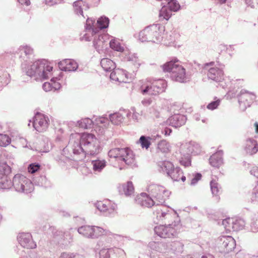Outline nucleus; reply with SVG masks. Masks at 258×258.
Here are the masks:
<instances>
[{
    "label": "nucleus",
    "instance_id": "41",
    "mask_svg": "<svg viewBox=\"0 0 258 258\" xmlns=\"http://www.w3.org/2000/svg\"><path fill=\"white\" fill-rule=\"evenodd\" d=\"M33 181L35 185L45 188L50 186V182L47 180L46 176L44 175L35 177L33 178Z\"/></svg>",
    "mask_w": 258,
    "mask_h": 258
},
{
    "label": "nucleus",
    "instance_id": "2",
    "mask_svg": "<svg viewBox=\"0 0 258 258\" xmlns=\"http://www.w3.org/2000/svg\"><path fill=\"white\" fill-rule=\"evenodd\" d=\"M70 146L74 155H79L81 159L86 156H94L100 152L99 142L92 134L76 133L70 136Z\"/></svg>",
    "mask_w": 258,
    "mask_h": 258
},
{
    "label": "nucleus",
    "instance_id": "58",
    "mask_svg": "<svg viewBox=\"0 0 258 258\" xmlns=\"http://www.w3.org/2000/svg\"><path fill=\"white\" fill-rule=\"evenodd\" d=\"M40 166L38 163H32L28 167V171L30 173H34L40 169Z\"/></svg>",
    "mask_w": 258,
    "mask_h": 258
},
{
    "label": "nucleus",
    "instance_id": "29",
    "mask_svg": "<svg viewBox=\"0 0 258 258\" xmlns=\"http://www.w3.org/2000/svg\"><path fill=\"white\" fill-rule=\"evenodd\" d=\"M19 57L27 61L25 58H30L33 55V49L29 45H21L15 51Z\"/></svg>",
    "mask_w": 258,
    "mask_h": 258
},
{
    "label": "nucleus",
    "instance_id": "56",
    "mask_svg": "<svg viewBox=\"0 0 258 258\" xmlns=\"http://www.w3.org/2000/svg\"><path fill=\"white\" fill-rule=\"evenodd\" d=\"M55 143L58 146L63 147L67 144L68 141L63 136H58L55 139Z\"/></svg>",
    "mask_w": 258,
    "mask_h": 258
},
{
    "label": "nucleus",
    "instance_id": "17",
    "mask_svg": "<svg viewBox=\"0 0 258 258\" xmlns=\"http://www.w3.org/2000/svg\"><path fill=\"white\" fill-rule=\"evenodd\" d=\"M32 122V126L38 132H43L47 129L49 119L48 117L42 113L37 112L32 119V121L29 120L28 126H30Z\"/></svg>",
    "mask_w": 258,
    "mask_h": 258
},
{
    "label": "nucleus",
    "instance_id": "51",
    "mask_svg": "<svg viewBox=\"0 0 258 258\" xmlns=\"http://www.w3.org/2000/svg\"><path fill=\"white\" fill-rule=\"evenodd\" d=\"M10 82V76L8 73L3 74L0 76V90L7 86Z\"/></svg>",
    "mask_w": 258,
    "mask_h": 258
},
{
    "label": "nucleus",
    "instance_id": "54",
    "mask_svg": "<svg viewBox=\"0 0 258 258\" xmlns=\"http://www.w3.org/2000/svg\"><path fill=\"white\" fill-rule=\"evenodd\" d=\"M11 142V139L8 135L0 134V146L6 147Z\"/></svg>",
    "mask_w": 258,
    "mask_h": 258
},
{
    "label": "nucleus",
    "instance_id": "31",
    "mask_svg": "<svg viewBox=\"0 0 258 258\" xmlns=\"http://www.w3.org/2000/svg\"><path fill=\"white\" fill-rule=\"evenodd\" d=\"M223 152L219 150L213 154L209 159L210 165L215 167L219 168L223 163Z\"/></svg>",
    "mask_w": 258,
    "mask_h": 258
},
{
    "label": "nucleus",
    "instance_id": "5",
    "mask_svg": "<svg viewBox=\"0 0 258 258\" xmlns=\"http://www.w3.org/2000/svg\"><path fill=\"white\" fill-rule=\"evenodd\" d=\"M161 67L164 72L170 73V77L173 81L185 83L189 80L190 78L186 74L185 69L177 58H175L166 62Z\"/></svg>",
    "mask_w": 258,
    "mask_h": 258
},
{
    "label": "nucleus",
    "instance_id": "43",
    "mask_svg": "<svg viewBox=\"0 0 258 258\" xmlns=\"http://www.w3.org/2000/svg\"><path fill=\"white\" fill-rule=\"evenodd\" d=\"M188 184L191 186L195 185L201 179L202 174L200 173H188L186 176Z\"/></svg>",
    "mask_w": 258,
    "mask_h": 258
},
{
    "label": "nucleus",
    "instance_id": "52",
    "mask_svg": "<svg viewBox=\"0 0 258 258\" xmlns=\"http://www.w3.org/2000/svg\"><path fill=\"white\" fill-rule=\"evenodd\" d=\"M131 112V115L128 120H133L135 122H139L141 119V115L137 112L135 107H132L131 110H128Z\"/></svg>",
    "mask_w": 258,
    "mask_h": 258
},
{
    "label": "nucleus",
    "instance_id": "12",
    "mask_svg": "<svg viewBox=\"0 0 258 258\" xmlns=\"http://www.w3.org/2000/svg\"><path fill=\"white\" fill-rule=\"evenodd\" d=\"M12 186L18 192L27 194L34 189L32 181L21 174H16L12 181Z\"/></svg>",
    "mask_w": 258,
    "mask_h": 258
},
{
    "label": "nucleus",
    "instance_id": "28",
    "mask_svg": "<svg viewBox=\"0 0 258 258\" xmlns=\"http://www.w3.org/2000/svg\"><path fill=\"white\" fill-rule=\"evenodd\" d=\"M245 152L250 155L256 154L258 151V144L253 138H248L246 139L244 147Z\"/></svg>",
    "mask_w": 258,
    "mask_h": 258
},
{
    "label": "nucleus",
    "instance_id": "4",
    "mask_svg": "<svg viewBox=\"0 0 258 258\" xmlns=\"http://www.w3.org/2000/svg\"><path fill=\"white\" fill-rule=\"evenodd\" d=\"M22 65L26 74L37 81L48 79L52 75L53 67L45 59H38L27 67Z\"/></svg>",
    "mask_w": 258,
    "mask_h": 258
},
{
    "label": "nucleus",
    "instance_id": "20",
    "mask_svg": "<svg viewBox=\"0 0 258 258\" xmlns=\"http://www.w3.org/2000/svg\"><path fill=\"white\" fill-rule=\"evenodd\" d=\"M11 168L6 162L0 164V188L10 189L12 187V181L10 178L6 175L9 173Z\"/></svg>",
    "mask_w": 258,
    "mask_h": 258
},
{
    "label": "nucleus",
    "instance_id": "62",
    "mask_svg": "<svg viewBox=\"0 0 258 258\" xmlns=\"http://www.w3.org/2000/svg\"><path fill=\"white\" fill-rule=\"evenodd\" d=\"M75 256L74 253L64 252L60 254L59 258H75Z\"/></svg>",
    "mask_w": 258,
    "mask_h": 258
},
{
    "label": "nucleus",
    "instance_id": "35",
    "mask_svg": "<svg viewBox=\"0 0 258 258\" xmlns=\"http://www.w3.org/2000/svg\"><path fill=\"white\" fill-rule=\"evenodd\" d=\"M118 191L121 195L126 197L132 196L134 192V187L131 181H128L118 186Z\"/></svg>",
    "mask_w": 258,
    "mask_h": 258
},
{
    "label": "nucleus",
    "instance_id": "7",
    "mask_svg": "<svg viewBox=\"0 0 258 258\" xmlns=\"http://www.w3.org/2000/svg\"><path fill=\"white\" fill-rule=\"evenodd\" d=\"M166 87L165 80L147 78L140 81L139 91L143 95H156L164 92Z\"/></svg>",
    "mask_w": 258,
    "mask_h": 258
},
{
    "label": "nucleus",
    "instance_id": "27",
    "mask_svg": "<svg viewBox=\"0 0 258 258\" xmlns=\"http://www.w3.org/2000/svg\"><path fill=\"white\" fill-rule=\"evenodd\" d=\"M59 69L65 72L75 71L78 68L77 62L71 59H64L58 63Z\"/></svg>",
    "mask_w": 258,
    "mask_h": 258
},
{
    "label": "nucleus",
    "instance_id": "16",
    "mask_svg": "<svg viewBox=\"0 0 258 258\" xmlns=\"http://www.w3.org/2000/svg\"><path fill=\"white\" fill-rule=\"evenodd\" d=\"M204 69L208 71L207 76L209 79L216 82H221L224 79V73L221 66L217 67L213 61L206 63L204 64Z\"/></svg>",
    "mask_w": 258,
    "mask_h": 258
},
{
    "label": "nucleus",
    "instance_id": "42",
    "mask_svg": "<svg viewBox=\"0 0 258 258\" xmlns=\"http://www.w3.org/2000/svg\"><path fill=\"white\" fill-rule=\"evenodd\" d=\"M162 7L159 12V17L161 21H168L172 14L171 10L168 9L166 5H162Z\"/></svg>",
    "mask_w": 258,
    "mask_h": 258
},
{
    "label": "nucleus",
    "instance_id": "21",
    "mask_svg": "<svg viewBox=\"0 0 258 258\" xmlns=\"http://www.w3.org/2000/svg\"><path fill=\"white\" fill-rule=\"evenodd\" d=\"M96 208L106 216L113 214L116 210L117 205L112 201L106 200L98 201L95 204Z\"/></svg>",
    "mask_w": 258,
    "mask_h": 258
},
{
    "label": "nucleus",
    "instance_id": "55",
    "mask_svg": "<svg viewBox=\"0 0 258 258\" xmlns=\"http://www.w3.org/2000/svg\"><path fill=\"white\" fill-rule=\"evenodd\" d=\"M94 121L93 125L95 124L99 125L102 124L103 126H106V124L108 123V119L104 117H98L96 118Z\"/></svg>",
    "mask_w": 258,
    "mask_h": 258
},
{
    "label": "nucleus",
    "instance_id": "53",
    "mask_svg": "<svg viewBox=\"0 0 258 258\" xmlns=\"http://www.w3.org/2000/svg\"><path fill=\"white\" fill-rule=\"evenodd\" d=\"M111 234L108 236V238L111 239V242L117 241L118 243L121 244L123 243L124 238L120 235L114 234L111 232Z\"/></svg>",
    "mask_w": 258,
    "mask_h": 258
},
{
    "label": "nucleus",
    "instance_id": "39",
    "mask_svg": "<svg viewBox=\"0 0 258 258\" xmlns=\"http://www.w3.org/2000/svg\"><path fill=\"white\" fill-rule=\"evenodd\" d=\"M109 41L110 47L114 51L123 52L124 50V46L120 42L119 39L110 36Z\"/></svg>",
    "mask_w": 258,
    "mask_h": 258
},
{
    "label": "nucleus",
    "instance_id": "48",
    "mask_svg": "<svg viewBox=\"0 0 258 258\" xmlns=\"http://www.w3.org/2000/svg\"><path fill=\"white\" fill-rule=\"evenodd\" d=\"M250 226L251 232L253 233L258 232V212L253 216Z\"/></svg>",
    "mask_w": 258,
    "mask_h": 258
},
{
    "label": "nucleus",
    "instance_id": "22",
    "mask_svg": "<svg viewBox=\"0 0 258 258\" xmlns=\"http://www.w3.org/2000/svg\"><path fill=\"white\" fill-rule=\"evenodd\" d=\"M17 240L20 245L26 249H34L36 247V242L33 240L30 233L23 232L17 236Z\"/></svg>",
    "mask_w": 258,
    "mask_h": 258
},
{
    "label": "nucleus",
    "instance_id": "10",
    "mask_svg": "<svg viewBox=\"0 0 258 258\" xmlns=\"http://www.w3.org/2000/svg\"><path fill=\"white\" fill-rule=\"evenodd\" d=\"M158 170L163 173H166L173 181H178L181 180L184 182L186 176L183 175V172L179 167L174 168L173 164L168 161L158 162Z\"/></svg>",
    "mask_w": 258,
    "mask_h": 258
},
{
    "label": "nucleus",
    "instance_id": "46",
    "mask_svg": "<svg viewBox=\"0 0 258 258\" xmlns=\"http://www.w3.org/2000/svg\"><path fill=\"white\" fill-rule=\"evenodd\" d=\"M232 231H237L243 229L245 225L244 220L241 218H234Z\"/></svg>",
    "mask_w": 258,
    "mask_h": 258
},
{
    "label": "nucleus",
    "instance_id": "1",
    "mask_svg": "<svg viewBox=\"0 0 258 258\" xmlns=\"http://www.w3.org/2000/svg\"><path fill=\"white\" fill-rule=\"evenodd\" d=\"M74 12L79 18L82 20L86 19L85 25V33L82 37L83 40L86 41H91L90 34L92 35L99 32L100 30L108 28L109 24V19L108 17L102 16L99 18L95 22V20L92 18H89L86 14L90 7L89 5L83 0H78L73 4Z\"/></svg>",
    "mask_w": 258,
    "mask_h": 258
},
{
    "label": "nucleus",
    "instance_id": "50",
    "mask_svg": "<svg viewBox=\"0 0 258 258\" xmlns=\"http://www.w3.org/2000/svg\"><path fill=\"white\" fill-rule=\"evenodd\" d=\"M157 149L162 153H167L169 150V145L165 140H162L158 144Z\"/></svg>",
    "mask_w": 258,
    "mask_h": 258
},
{
    "label": "nucleus",
    "instance_id": "15",
    "mask_svg": "<svg viewBox=\"0 0 258 258\" xmlns=\"http://www.w3.org/2000/svg\"><path fill=\"white\" fill-rule=\"evenodd\" d=\"M91 40H93V46L99 53H101L107 48L108 41L110 39V36L106 33L101 34L100 32L96 34H90Z\"/></svg>",
    "mask_w": 258,
    "mask_h": 258
},
{
    "label": "nucleus",
    "instance_id": "49",
    "mask_svg": "<svg viewBox=\"0 0 258 258\" xmlns=\"http://www.w3.org/2000/svg\"><path fill=\"white\" fill-rule=\"evenodd\" d=\"M151 137L142 136L139 140V142L141 144V147L143 148H146V149L149 148L151 145Z\"/></svg>",
    "mask_w": 258,
    "mask_h": 258
},
{
    "label": "nucleus",
    "instance_id": "45",
    "mask_svg": "<svg viewBox=\"0 0 258 258\" xmlns=\"http://www.w3.org/2000/svg\"><path fill=\"white\" fill-rule=\"evenodd\" d=\"M210 187L212 195L218 199L221 189L220 185L216 180L213 179L210 182Z\"/></svg>",
    "mask_w": 258,
    "mask_h": 258
},
{
    "label": "nucleus",
    "instance_id": "33",
    "mask_svg": "<svg viewBox=\"0 0 258 258\" xmlns=\"http://www.w3.org/2000/svg\"><path fill=\"white\" fill-rule=\"evenodd\" d=\"M175 221L180 223L176 213L172 209H169L161 223H165V224H172V225H173L175 224Z\"/></svg>",
    "mask_w": 258,
    "mask_h": 258
},
{
    "label": "nucleus",
    "instance_id": "9",
    "mask_svg": "<svg viewBox=\"0 0 258 258\" xmlns=\"http://www.w3.org/2000/svg\"><path fill=\"white\" fill-rule=\"evenodd\" d=\"M110 159H114L119 163L132 165L135 162V156L133 151L128 148H115L110 149L108 153Z\"/></svg>",
    "mask_w": 258,
    "mask_h": 258
},
{
    "label": "nucleus",
    "instance_id": "18",
    "mask_svg": "<svg viewBox=\"0 0 258 258\" xmlns=\"http://www.w3.org/2000/svg\"><path fill=\"white\" fill-rule=\"evenodd\" d=\"M99 258H125L126 254L122 248L113 247H103L99 252Z\"/></svg>",
    "mask_w": 258,
    "mask_h": 258
},
{
    "label": "nucleus",
    "instance_id": "32",
    "mask_svg": "<svg viewBox=\"0 0 258 258\" xmlns=\"http://www.w3.org/2000/svg\"><path fill=\"white\" fill-rule=\"evenodd\" d=\"M169 208L164 206H159L156 207V209L154 211L153 214L155 219V222L157 223L161 222L163 221L165 215L168 212Z\"/></svg>",
    "mask_w": 258,
    "mask_h": 258
},
{
    "label": "nucleus",
    "instance_id": "63",
    "mask_svg": "<svg viewBox=\"0 0 258 258\" xmlns=\"http://www.w3.org/2000/svg\"><path fill=\"white\" fill-rule=\"evenodd\" d=\"M42 88H43V89L46 92H48V91L52 90V85L51 84V82L50 83H49V82L44 83L43 84Z\"/></svg>",
    "mask_w": 258,
    "mask_h": 258
},
{
    "label": "nucleus",
    "instance_id": "26",
    "mask_svg": "<svg viewBox=\"0 0 258 258\" xmlns=\"http://www.w3.org/2000/svg\"><path fill=\"white\" fill-rule=\"evenodd\" d=\"M186 120V117L185 116L177 114L170 116L166 121L165 124L177 128L184 125Z\"/></svg>",
    "mask_w": 258,
    "mask_h": 258
},
{
    "label": "nucleus",
    "instance_id": "44",
    "mask_svg": "<svg viewBox=\"0 0 258 258\" xmlns=\"http://www.w3.org/2000/svg\"><path fill=\"white\" fill-rule=\"evenodd\" d=\"M94 121L89 118H82L77 122L76 125L84 129L91 128L93 125Z\"/></svg>",
    "mask_w": 258,
    "mask_h": 258
},
{
    "label": "nucleus",
    "instance_id": "59",
    "mask_svg": "<svg viewBox=\"0 0 258 258\" xmlns=\"http://www.w3.org/2000/svg\"><path fill=\"white\" fill-rule=\"evenodd\" d=\"M50 82L52 85V90H57L61 87L60 84L57 81V78H52Z\"/></svg>",
    "mask_w": 258,
    "mask_h": 258
},
{
    "label": "nucleus",
    "instance_id": "64",
    "mask_svg": "<svg viewBox=\"0 0 258 258\" xmlns=\"http://www.w3.org/2000/svg\"><path fill=\"white\" fill-rule=\"evenodd\" d=\"M249 172L251 175L258 178V166H253L250 169Z\"/></svg>",
    "mask_w": 258,
    "mask_h": 258
},
{
    "label": "nucleus",
    "instance_id": "14",
    "mask_svg": "<svg viewBox=\"0 0 258 258\" xmlns=\"http://www.w3.org/2000/svg\"><path fill=\"white\" fill-rule=\"evenodd\" d=\"M217 246L221 253H229L236 246L235 239L231 236H221L216 240Z\"/></svg>",
    "mask_w": 258,
    "mask_h": 258
},
{
    "label": "nucleus",
    "instance_id": "61",
    "mask_svg": "<svg viewBox=\"0 0 258 258\" xmlns=\"http://www.w3.org/2000/svg\"><path fill=\"white\" fill-rule=\"evenodd\" d=\"M62 0H45V4L49 6H52L61 3Z\"/></svg>",
    "mask_w": 258,
    "mask_h": 258
},
{
    "label": "nucleus",
    "instance_id": "19",
    "mask_svg": "<svg viewBox=\"0 0 258 258\" xmlns=\"http://www.w3.org/2000/svg\"><path fill=\"white\" fill-rule=\"evenodd\" d=\"M239 107L242 111H245L255 99V95L251 92L245 90H241L237 96Z\"/></svg>",
    "mask_w": 258,
    "mask_h": 258
},
{
    "label": "nucleus",
    "instance_id": "57",
    "mask_svg": "<svg viewBox=\"0 0 258 258\" xmlns=\"http://www.w3.org/2000/svg\"><path fill=\"white\" fill-rule=\"evenodd\" d=\"M250 199L252 203H258V186L255 185L253 188Z\"/></svg>",
    "mask_w": 258,
    "mask_h": 258
},
{
    "label": "nucleus",
    "instance_id": "13",
    "mask_svg": "<svg viewBox=\"0 0 258 258\" xmlns=\"http://www.w3.org/2000/svg\"><path fill=\"white\" fill-rule=\"evenodd\" d=\"M147 191L156 200L157 206L164 203L170 195V192L164 187L153 183L148 186Z\"/></svg>",
    "mask_w": 258,
    "mask_h": 258
},
{
    "label": "nucleus",
    "instance_id": "47",
    "mask_svg": "<svg viewBox=\"0 0 258 258\" xmlns=\"http://www.w3.org/2000/svg\"><path fill=\"white\" fill-rule=\"evenodd\" d=\"M234 218H227L222 221V225L227 231H232Z\"/></svg>",
    "mask_w": 258,
    "mask_h": 258
},
{
    "label": "nucleus",
    "instance_id": "25",
    "mask_svg": "<svg viewBox=\"0 0 258 258\" xmlns=\"http://www.w3.org/2000/svg\"><path fill=\"white\" fill-rule=\"evenodd\" d=\"M136 203L145 208H151L156 205L157 202L146 193L142 192L138 195L135 199Z\"/></svg>",
    "mask_w": 258,
    "mask_h": 258
},
{
    "label": "nucleus",
    "instance_id": "3",
    "mask_svg": "<svg viewBox=\"0 0 258 258\" xmlns=\"http://www.w3.org/2000/svg\"><path fill=\"white\" fill-rule=\"evenodd\" d=\"M183 244L179 241L170 243L151 241L147 254L141 253L139 258H175L183 251Z\"/></svg>",
    "mask_w": 258,
    "mask_h": 258
},
{
    "label": "nucleus",
    "instance_id": "24",
    "mask_svg": "<svg viewBox=\"0 0 258 258\" xmlns=\"http://www.w3.org/2000/svg\"><path fill=\"white\" fill-rule=\"evenodd\" d=\"M111 80L119 83H126L132 78V75L123 69H114L110 75Z\"/></svg>",
    "mask_w": 258,
    "mask_h": 258
},
{
    "label": "nucleus",
    "instance_id": "40",
    "mask_svg": "<svg viewBox=\"0 0 258 258\" xmlns=\"http://www.w3.org/2000/svg\"><path fill=\"white\" fill-rule=\"evenodd\" d=\"M78 233L83 236L92 239V226L84 225L78 228Z\"/></svg>",
    "mask_w": 258,
    "mask_h": 258
},
{
    "label": "nucleus",
    "instance_id": "34",
    "mask_svg": "<svg viewBox=\"0 0 258 258\" xmlns=\"http://www.w3.org/2000/svg\"><path fill=\"white\" fill-rule=\"evenodd\" d=\"M109 235L111 234L109 230L100 226H92V239H97L103 236L108 237Z\"/></svg>",
    "mask_w": 258,
    "mask_h": 258
},
{
    "label": "nucleus",
    "instance_id": "6",
    "mask_svg": "<svg viewBox=\"0 0 258 258\" xmlns=\"http://www.w3.org/2000/svg\"><path fill=\"white\" fill-rule=\"evenodd\" d=\"M165 27L160 24H155L146 27L139 34L141 42H149L159 44L163 40Z\"/></svg>",
    "mask_w": 258,
    "mask_h": 258
},
{
    "label": "nucleus",
    "instance_id": "36",
    "mask_svg": "<svg viewBox=\"0 0 258 258\" xmlns=\"http://www.w3.org/2000/svg\"><path fill=\"white\" fill-rule=\"evenodd\" d=\"M70 150L72 152V149L70 146V141L69 143V145L66 146L63 148L60 156H55L54 158L56 160L59 162H67L70 160L72 158V155L70 154Z\"/></svg>",
    "mask_w": 258,
    "mask_h": 258
},
{
    "label": "nucleus",
    "instance_id": "60",
    "mask_svg": "<svg viewBox=\"0 0 258 258\" xmlns=\"http://www.w3.org/2000/svg\"><path fill=\"white\" fill-rule=\"evenodd\" d=\"M220 102L219 99L211 102L207 105V108L211 110L215 109L219 105Z\"/></svg>",
    "mask_w": 258,
    "mask_h": 258
},
{
    "label": "nucleus",
    "instance_id": "37",
    "mask_svg": "<svg viewBox=\"0 0 258 258\" xmlns=\"http://www.w3.org/2000/svg\"><path fill=\"white\" fill-rule=\"evenodd\" d=\"M92 170L95 174L100 173L106 166V161L104 159H97L91 161Z\"/></svg>",
    "mask_w": 258,
    "mask_h": 258
},
{
    "label": "nucleus",
    "instance_id": "11",
    "mask_svg": "<svg viewBox=\"0 0 258 258\" xmlns=\"http://www.w3.org/2000/svg\"><path fill=\"white\" fill-rule=\"evenodd\" d=\"M182 229L180 223L175 221V224L160 225L154 227V232L158 236L163 238H172L177 236Z\"/></svg>",
    "mask_w": 258,
    "mask_h": 258
},
{
    "label": "nucleus",
    "instance_id": "30",
    "mask_svg": "<svg viewBox=\"0 0 258 258\" xmlns=\"http://www.w3.org/2000/svg\"><path fill=\"white\" fill-rule=\"evenodd\" d=\"M124 59L128 62V64H132L133 66L132 71L134 73L137 71L141 66L140 61L136 54L131 53H125Z\"/></svg>",
    "mask_w": 258,
    "mask_h": 258
},
{
    "label": "nucleus",
    "instance_id": "23",
    "mask_svg": "<svg viewBox=\"0 0 258 258\" xmlns=\"http://www.w3.org/2000/svg\"><path fill=\"white\" fill-rule=\"evenodd\" d=\"M131 112L126 109H120L119 111L110 114L109 116L111 123L114 125H120L123 123L125 118L129 119Z\"/></svg>",
    "mask_w": 258,
    "mask_h": 258
},
{
    "label": "nucleus",
    "instance_id": "8",
    "mask_svg": "<svg viewBox=\"0 0 258 258\" xmlns=\"http://www.w3.org/2000/svg\"><path fill=\"white\" fill-rule=\"evenodd\" d=\"M181 157L180 163L185 167L191 165L190 155H196L201 152V147L199 144L195 142H189L182 144L179 150Z\"/></svg>",
    "mask_w": 258,
    "mask_h": 258
},
{
    "label": "nucleus",
    "instance_id": "38",
    "mask_svg": "<svg viewBox=\"0 0 258 258\" xmlns=\"http://www.w3.org/2000/svg\"><path fill=\"white\" fill-rule=\"evenodd\" d=\"M100 64L103 70L105 72H111L116 68L115 63L108 58H103L101 59Z\"/></svg>",
    "mask_w": 258,
    "mask_h": 258
}]
</instances>
